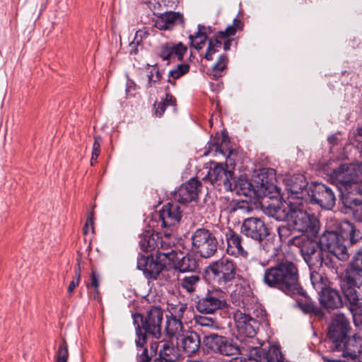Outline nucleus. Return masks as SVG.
Instances as JSON below:
<instances>
[{
  "label": "nucleus",
  "mask_w": 362,
  "mask_h": 362,
  "mask_svg": "<svg viewBox=\"0 0 362 362\" xmlns=\"http://www.w3.org/2000/svg\"><path fill=\"white\" fill-rule=\"evenodd\" d=\"M292 296H295L297 306L304 313L313 314L319 317L323 315L320 308L315 305L309 296L305 295L303 289L299 293L293 294Z\"/></svg>",
  "instance_id": "c85d7f7f"
},
{
  "label": "nucleus",
  "mask_w": 362,
  "mask_h": 362,
  "mask_svg": "<svg viewBox=\"0 0 362 362\" xmlns=\"http://www.w3.org/2000/svg\"><path fill=\"white\" fill-rule=\"evenodd\" d=\"M176 255L173 264L179 270L180 273L193 271L197 268V261L192 255L185 254L180 250Z\"/></svg>",
  "instance_id": "7c9ffc66"
},
{
  "label": "nucleus",
  "mask_w": 362,
  "mask_h": 362,
  "mask_svg": "<svg viewBox=\"0 0 362 362\" xmlns=\"http://www.w3.org/2000/svg\"><path fill=\"white\" fill-rule=\"evenodd\" d=\"M180 277V273L174 265L171 267H166L165 264L156 280L160 285H167L179 281Z\"/></svg>",
  "instance_id": "c9c22d12"
},
{
  "label": "nucleus",
  "mask_w": 362,
  "mask_h": 362,
  "mask_svg": "<svg viewBox=\"0 0 362 362\" xmlns=\"http://www.w3.org/2000/svg\"><path fill=\"white\" fill-rule=\"evenodd\" d=\"M167 309L170 314L167 317L182 320L185 313L187 310V305L186 303L180 302L176 303H168Z\"/></svg>",
  "instance_id": "79ce46f5"
},
{
  "label": "nucleus",
  "mask_w": 362,
  "mask_h": 362,
  "mask_svg": "<svg viewBox=\"0 0 362 362\" xmlns=\"http://www.w3.org/2000/svg\"><path fill=\"white\" fill-rule=\"evenodd\" d=\"M158 356L165 361L178 362L181 357L180 349L168 342H165L159 350Z\"/></svg>",
  "instance_id": "4c0bfd02"
},
{
  "label": "nucleus",
  "mask_w": 362,
  "mask_h": 362,
  "mask_svg": "<svg viewBox=\"0 0 362 362\" xmlns=\"http://www.w3.org/2000/svg\"><path fill=\"white\" fill-rule=\"evenodd\" d=\"M295 202L288 199L281 201L277 199H272L271 203L267 204L265 201L262 203L264 212L277 221H287L291 208Z\"/></svg>",
  "instance_id": "a211bd4d"
},
{
  "label": "nucleus",
  "mask_w": 362,
  "mask_h": 362,
  "mask_svg": "<svg viewBox=\"0 0 362 362\" xmlns=\"http://www.w3.org/2000/svg\"><path fill=\"white\" fill-rule=\"evenodd\" d=\"M345 213H351L358 221L362 222V202L358 199H342Z\"/></svg>",
  "instance_id": "58836bf2"
},
{
  "label": "nucleus",
  "mask_w": 362,
  "mask_h": 362,
  "mask_svg": "<svg viewBox=\"0 0 362 362\" xmlns=\"http://www.w3.org/2000/svg\"><path fill=\"white\" fill-rule=\"evenodd\" d=\"M161 78L160 73L158 69L156 68H153L150 71V74L148 75V87H151L154 83L159 81Z\"/></svg>",
  "instance_id": "13d9d810"
},
{
  "label": "nucleus",
  "mask_w": 362,
  "mask_h": 362,
  "mask_svg": "<svg viewBox=\"0 0 362 362\" xmlns=\"http://www.w3.org/2000/svg\"><path fill=\"white\" fill-rule=\"evenodd\" d=\"M229 190L245 197H251L254 194L252 185L243 176H240L237 180L233 177V180L231 181V189Z\"/></svg>",
  "instance_id": "2f4dec72"
},
{
  "label": "nucleus",
  "mask_w": 362,
  "mask_h": 362,
  "mask_svg": "<svg viewBox=\"0 0 362 362\" xmlns=\"http://www.w3.org/2000/svg\"><path fill=\"white\" fill-rule=\"evenodd\" d=\"M143 39H141V35H139L138 31L136 32L135 37L134 40L129 43V47L139 45Z\"/></svg>",
  "instance_id": "774afa93"
},
{
  "label": "nucleus",
  "mask_w": 362,
  "mask_h": 362,
  "mask_svg": "<svg viewBox=\"0 0 362 362\" xmlns=\"http://www.w3.org/2000/svg\"><path fill=\"white\" fill-rule=\"evenodd\" d=\"M69 357L68 346L66 341L64 339L62 344L59 346L57 352V361L56 362H67Z\"/></svg>",
  "instance_id": "864d4df0"
},
{
  "label": "nucleus",
  "mask_w": 362,
  "mask_h": 362,
  "mask_svg": "<svg viewBox=\"0 0 362 362\" xmlns=\"http://www.w3.org/2000/svg\"><path fill=\"white\" fill-rule=\"evenodd\" d=\"M189 71V66L187 64H180L170 70L168 74V81L175 85V80L180 78Z\"/></svg>",
  "instance_id": "a18cd8bd"
},
{
  "label": "nucleus",
  "mask_w": 362,
  "mask_h": 362,
  "mask_svg": "<svg viewBox=\"0 0 362 362\" xmlns=\"http://www.w3.org/2000/svg\"><path fill=\"white\" fill-rule=\"evenodd\" d=\"M255 337H245L240 341L239 351L241 355L258 358L260 362H287L285 361L280 349L276 346H270L268 350L257 346Z\"/></svg>",
  "instance_id": "39448f33"
},
{
  "label": "nucleus",
  "mask_w": 362,
  "mask_h": 362,
  "mask_svg": "<svg viewBox=\"0 0 362 362\" xmlns=\"http://www.w3.org/2000/svg\"><path fill=\"white\" fill-rule=\"evenodd\" d=\"M192 240L194 250L203 258H209L217 252L218 241L214 233L206 228L197 229Z\"/></svg>",
  "instance_id": "1a4fd4ad"
},
{
  "label": "nucleus",
  "mask_w": 362,
  "mask_h": 362,
  "mask_svg": "<svg viewBox=\"0 0 362 362\" xmlns=\"http://www.w3.org/2000/svg\"><path fill=\"white\" fill-rule=\"evenodd\" d=\"M187 47L182 42H166L160 47L158 55L163 60L177 59L182 61Z\"/></svg>",
  "instance_id": "a878e982"
},
{
  "label": "nucleus",
  "mask_w": 362,
  "mask_h": 362,
  "mask_svg": "<svg viewBox=\"0 0 362 362\" xmlns=\"http://www.w3.org/2000/svg\"><path fill=\"white\" fill-rule=\"evenodd\" d=\"M91 286L94 288L95 290L98 289L99 286V279L95 274V272H92L90 275V283L87 285V287Z\"/></svg>",
  "instance_id": "0e129e2a"
},
{
  "label": "nucleus",
  "mask_w": 362,
  "mask_h": 362,
  "mask_svg": "<svg viewBox=\"0 0 362 362\" xmlns=\"http://www.w3.org/2000/svg\"><path fill=\"white\" fill-rule=\"evenodd\" d=\"M259 180L257 182L259 185V191L264 197H273L274 194H279L278 187L272 182V178L269 180L264 171L258 175Z\"/></svg>",
  "instance_id": "f704fd0d"
},
{
  "label": "nucleus",
  "mask_w": 362,
  "mask_h": 362,
  "mask_svg": "<svg viewBox=\"0 0 362 362\" xmlns=\"http://www.w3.org/2000/svg\"><path fill=\"white\" fill-rule=\"evenodd\" d=\"M160 235L158 233L146 232L140 235L139 245L143 251L156 250L159 247Z\"/></svg>",
  "instance_id": "473e14b6"
},
{
  "label": "nucleus",
  "mask_w": 362,
  "mask_h": 362,
  "mask_svg": "<svg viewBox=\"0 0 362 362\" xmlns=\"http://www.w3.org/2000/svg\"><path fill=\"white\" fill-rule=\"evenodd\" d=\"M261 243L262 247L266 252L274 253L275 244L274 243V239L265 238L264 240H263Z\"/></svg>",
  "instance_id": "bf43d9fd"
},
{
  "label": "nucleus",
  "mask_w": 362,
  "mask_h": 362,
  "mask_svg": "<svg viewBox=\"0 0 362 362\" xmlns=\"http://www.w3.org/2000/svg\"><path fill=\"white\" fill-rule=\"evenodd\" d=\"M178 252L179 250H177L175 248H171L169 250H163L156 252V256L157 257L158 260L163 262L165 264L167 263L173 264V262H175V257L177 256L175 255H177Z\"/></svg>",
  "instance_id": "3c124183"
},
{
  "label": "nucleus",
  "mask_w": 362,
  "mask_h": 362,
  "mask_svg": "<svg viewBox=\"0 0 362 362\" xmlns=\"http://www.w3.org/2000/svg\"><path fill=\"white\" fill-rule=\"evenodd\" d=\"M288 245H293L300 249L303 259L309 267H318L320 257L324 250L322 249L320 241L317 242L305 234L294 235L288 240Z\"/></svg>",
  "instance_id": "423d86ee"
},
{
  "label": "nucleus",
  "mask_w": 362,
  "mask_h": 362,
  "mask_svg": "<svg viewBox=\"0 0 362 362\" xmlns=\"http://www.w3.org/2000/svg\"><path fill=\"white\" fill-rule=\"evenodd\" d=\"M202 185L196 178H191L187 182L182 185L174 193V199L177 202L186 204L197 199L201 192Z\"/></svg>",
  "instance_id": "5701e85b"
},
{
  "label": "nucleus",
  "mask_w": 362,
  "mask_h": 362,
  "mask_svg": "<svg viewBox=\"0 0 362 362\" xmlns=\"http://www.w3.org/2000/svg\"><path fill=\"white\" fill-rule=\"evenodd\" d=\"M203 344L208 349L223 356L236 355L239 351L238 345L232 339L215 333L206 334Z\"/></svg>",
  "instance_id": "f8f14e48"
},
{
  "label": "nucleus",
  "mask_w": 362,
  "mask_h": 362,
  "mask_svg": "<svg viewBox=\"0 0 362 362\" xmlns=\"http://www.w3.org/2000/svg\"><path fill=\"white\" fill-rule=\"evenodd\" d=\"M196 323L202 327H217V326L215 325L214 321L211 317L200 316L196 318Z\"/></svg>",
  "instance_id": "6e6d98bb"
},
{
  "label": "nucleus",
  "mask_w": 362,
  "mask_h": 362,
  "mask_svg": "<svg viewBox=\"0 0 362 362\" xmlns=\"http://www.w3.org/2000/svg\"><path fill=\"white\" fill-rule=\"evenodd\" d=\"M228 362H260V360L258 358H250L249 356H247V358L238 356L232 358Z\"/></svg>",
  "instance_id": "e2e57ef3"
},
{
  "label": "nucleus",
  "mask_w": 362,
  "mask_h": 362,
  "mask_svg": "<svg viewBox=\"0 0 362 362\" xmlns=\"http://www.w3.org/2000/svg\"><path fill=\"white\" fill-rule=\"evenodd\" d=\"M310 281L314 288L317 291H322L327 285V279L322 274L312 271L310 274Z\"/></svg>",
  "instance_id": "49530a36"
},
{
  "label": "nucleus",
  "mask_w": 362,
  "mask_h": 362,
  "mask_svg": "<svg viewBox=\"0 0 362 362\" xmlns=\"http://www.w3.org/2000/svg\"><path fill=\"white\" fill-rule=\"evenodd\" d=\"M228 62V58L226 54H221L217 62L212 67L213 76L215 78H218L222 76L223 71L226 69Z\"/></svg>",
  "instance_id": "09e8293b"
},
{
  "label": "nucleus",
  "mask_w": 362,
  "mask_h": 362,
  "mask_svg": "<svg viewBox=\"0 0 362 362\" xmlns=\"http://www.w3.org/2000/svg\"><path fill=\"white\" fill-rule=\"evenodd\" d=\"M331 178L341 194H359L362 192V180L357 173V164L341 165L333 170Z\"/></svg>",
  "instance_id": "20e7f679"
},
{
  "label": "nucleus",
  "mask_w": 362,
  "mask_h": 362,
  "mask_svg": "<svg viewBox=\"0 0 362 362\" xmlns=\"http://www.w3.org/2000/svg\"><path fill=\"white\" fill-rule=\"evenodd\" d=\"M308 197L312 203L318 204L325 209L331 210L335 205L334 192L329 187L322 183H317L310 187Z\"/></svg>",
  "instance_id": "dca6fc26"
},
{
  "label": "nucleus",
  "mask_w": 362,
  "mask_h": 362,
  "mask_svg": "<svg viewBox=\"0 0 362 362\" xmlns=\"http://www.w3.org/2000/svg\"><path fill=\"white\" fill-rule=\"evenodd\" d=\"M151 356L148 354L147 348L143 349L141 353H137L136 362H151Z\"/></svg>",
  "instance_id": "052dcab7"
},
{
  "label": "nucleus",
  "mask_w": 362,
  "mask_h": 362,
  "mask_svg": "<svg viewBox=\"0 0 362 362\" xmlns=\"http://www.w3.org/2000/svg\"><path fill=\"white\" fill-rule=\"evenodd\" d=\"M165 264L152 255H140L137 259V268L143 271L148 279L156 280Z\"/></svg>",
  "instance_id": "b1692460"
},
{
  "label": "nucleus",
  "mask_w": 362,
  "mask_h": 362,
  "mask_svg": "<svg viewBox=\"0 0 362 362\" xmlns=\"http://www.w3.org/2000/svg\"><path fill=\"white\" fill-rule=\"evenodd\" d=\"M180 338L181 346L186 354L191 356L198 351L200 347V337L194 331H187Z\"/></svg>",
  "instance_id": "c756f323"
},
{
  "label": "nucleus",
  "mask_w": 362,
  "mask_h": 362,
  "mask_svg": "<svg viewBox=\"0 0 362 362\" xmlns=\"http://www.w3.org/2000/svg\"><path fill=\"white\" fill-rule=\"evenodd\" d=\"M337 260L339 259L332 254L328 253L326 251H323L322 255L320 257L318 267L325 265L326 267L329 269L333 274H337L339 266L340 265Z\"/></svg>",
  "instance_id": "a19ab883"
},
{
  "label": "nucleus",
  "mask_w": 362,
  "mask_h": 362,
  "mask_svg": "<svg viewBox=\"0 0 362 362\" xmlns=\"http://www.w3.org/2000/svg\"><path fill=\"white\" fill-rule=\"evenodd\" d=\"M170 233L168 232H165V235L163 237L160 236L159 240V247L157 248L156 252L160 250H169L171 248H173L175 246L174 243L170 240Z\"/></svg>",
  "instance_id": "5fc2aeb1"
},
{
  "label": "nucleus",
  "mask_w": 362,
  "mask_h": 362,
  "mask_svg": "<svg viewBox=\"0 0 362 362\" xmlns=\"http://www.w3.org/2000/svg\"><path fill=\"white\" fill-rule=\"evenodd\" d=\"M345 238L349 240L351 245H354L362 240V233L353 223L344 219L337 223V230L325 231L320 238V244L324 251L340 261H346L349 253Z\"/></svg>",
  "instance_id": "f03ea898"
},
{
  "label": "nucleus",
  "mask_w": 362,
  "mask_h": 362,
  "mask_svg": "<svg viewBox=\"0 0 362 362\" xmlns=\"http://www.w3.org/2000/svg\"><path fill=\"white\" fill-rule=\"evenodd\" d=\"M80 282V280H77L76 279H74L70 282L69 287H68V293L69 294H71V293L74 291V288L78 286Z\"/></svg>",
  "instance_id": "338daca9"
},
{
  "label": "nucleus",
  "mask_w": 362,
  "mask_h": 362,
  "mask_svg": "<svg viewBox=\"0 0 362 362\" xmlns=\"http://www.w3.org/2000/svg\"><path fill=\"white\" fill-rule=\"evenodd\" d=\"M242 232L247 237L261 243L269 235V229L264 222L259 218H246L242 225Z\"/></svg>",
  "instance_id": "aec40b11"
},
{
  "label": "nucleus",
  "mask_w": 362,
  "mask_h": 362,
  "mask_svg": "<svg viewBox=\"0 0 362 362\" xmlns=\"http://www.w3.org/2000/svg\"><path fill=\"white\" fill-rule=\"evenodd\" d=\"M319 300L320 304L327 309H337L344 305L341 296L337 290L325 288L321 291Z\"/></svg>",
  "instance_id": "cd10ccee"
},
{
  "label": "nucleus",
  "mask_w": 362,
  "mask_h": 362,
  "mask_svg": "<svg viewBox=\"0 0 362 362\" xmlns=\"http://www.w3.org/2000/svg\"><path fill=\"white\" fill-rule=\"evenodd\" d=\"M157 14L154 27L160 30H172L175 26H183L185 24V18L180 12L165 11Z\"/></svg>",
  "instance_id": "393cba45"
},
{
  "label": "nucleus",
  "mask_w": 362,
  "mask_h": 362,
  "mask_svg": "<svg viewBox=\"0 0 362 362\" xmlns=\"http://www.w3.org/2000/svg\"><path fill=\"white\" fill-rule=\"evenodd\" d=\"M293 230L299 232H317V222L314 216H310L303 209V202H295L287 220Z\"/></svg>",
  "instance_id": "6e6552de"
},
{
  "label": "nucleus",
  "mask_w": 362,
  "mask_h": 362,
  "mask_svg": "<svg viewBox=\"0 0 362 362\" xmlns=\"http://www.w3.org/2000/svg\"><path fill=\"white\" fill-rule=\"evenodd\" d=\"M225 293L219 289L208 291L207 293L199 300L196 308L201 313L211 314L226 305Z\"/></svg>",
  "instance_id": "f3484780"
},
{
  "label": "nucleus",
  "mask_w": 362,
  "mask_h": 362,
  "mask_svg": "<svg viewBox=\"0 0 362 362\" xmlns=\"http://www.w3.org/2000/svg\"><path fill=\"white\" fill-rule=\"evenodd\" d=\"M178 3L177 0H148V6L156 14L158 10L173 8Z\"/></svg>",
  "instance_id": "c03bdc74"
},
{
  "label": "nucleus",
  "mask_w": 362,
  "mask_h": 362,
  "mask_svg": "<svg viewBox=\"0 0 362 362\" xmlns=\"http://www.w3.org/2000/svg\"><path fill=\"white\" fill-rule=\"evenodd\" d=\"M225 240L226 242V252L228 255L235 257H247L251 245L247 243L246 238L232 229L228 228L225 232Z\"/></svg>",
  "instance_id": "4468645a"
},
{
  "label": "nucleus",
  "mask_w": 362,
  "mask_h": 362,
  "mask_svg": "<svg viewBox=\"0 0 362 362\" xmlns=\"http://www.w3.org/2000/svg\"><path fill=\"white\" fill-rule=\"evenodd\" d=\"M178 282L180 286L187 293H193L197 291L201 282V278L197 274L184 276L180 277Z\"/></svg>",
  "instance_id": "ea45409f"
},
{
  "label": "nucleus",
  "mask_w": 362,
  "mask_h": 362,
  "mask_svg": "<svg viewBox=\"0 0 362 362\" xmlns=\"http://www.w3.org/2000/svg\"><path fill=\"white\" fill-rule=\"evenodd\" d=\"M208 269L218 283L226 284L235 279L237 266L233 260L221 258L212 262Z\"/></svg>",
  "instance_id": "2eb2a0df"
},
{
  "label": "nucleus",
  "mask_w": 362,
  "mask_h": 362,
  "mask_svg": "<svg viewBox=\"0 0 362 362\" xmlns=\"http://www.w3.org/2000/svg\"><path fill=\"white\" fill-rule=\"evenodd\" d=\"M182 217V212L177 204L168 203L159 212V218L163 228H170L177 224Z\"/></svg>",
  "instance_id": "bb28decb"
},
{
  "label": "nucleus",
  "mask_w": 362,
  "mask_h": 362,
  "mask_svg": "<svg viewBox=\"0 0 362 362\" xmlns=\"http://www.w3.org/2000/svg\"><path fill=\"white\" fill-rule=\"evenodd\" d=\"M308 182L302 175H293L286 180V190L288 194V199L293 202H302L310 193V189H307Z\"/></svg>",
  "instance_id": "6ab92c4d"
},
{
  "label": "nucleus",
  "mask_w": 362,
  "mask_h": 362,
  "mask_svg": "<svg viewBox=\"0 0 362 362\" xmlns=\"http://www.w3.org/2000/svg\"><path fill=\"white\" fill-rule=\"evenodd\" d=\"M233 176V171L229 170L227 164L211 162L203 180L214 185L223 186L227 190L231 189Z\"/></svg>",
  "instance_id": "ddd939ff"
},
{
  "label": "nucleus",
  "mask_w": 362,
  "mask_h": 362,
  "mask_svg": "<svg viewBox=\"0 0 362 362\" xmlns=\"http://www.w3.org/2000/svg\"><path fill=\"white\" fill-rule=\"evenodd\" d=\"M229 144L228 137L226 135H223L221 143L218 144V141L214 142L213 144V148H215L216 152H218L224 156L229 157L232 153Z\"/></svg>",
  "instance_id": "de8ad7c7"
},
{
  "label": "nucleus",
  "mask_w": 362,
  "mask_h": 362,
  "mask_svg": "<svg viewBox=\"0 0 362 362\" xmlns=\"http://www.w3.org/2000/svg\"><path fill=\"white\" fill-rule=\"evenodd\" d=\"M101 141H102V138L100 136H94V143L93 145L92 152L100 153V142H101Z\"/></svg>",
  "instance_id": "69168bd1"
},
{
  "label": "nucleus",
  "mask_w": 362,
  "mask_h": 362,
  "mask_svg": "<svg viewBox=\"0 0 362 362\" xmlns=\"http://www.w3.org/2000/svg\"><path fill=\"white\" fill-rule=\"evenodd\" d=\"M205 30L204 26L199 25L198 31L194 35H189L192 46L197 50L203 48L208 38Z\"/></svg>",
  "instance_id": "37998d69"
},
{
  "label": "nucleus",
  "mask_w": 362,
  "mask_h": 362,
  "mask_svg": "<svg viewBox=\"0 0 362 362\" xmlns=\"http://www.w3.org/2000/svg\"><path fill=\"white\" fill-rule=\"evenodd\" d=\"M336 351L352 362H362V339L356 334L349 337Z\"/></svg>",
  "instance_id": "4be33fe9"
},
{
  "label": "nucleus",
  "mask_w": 362,
  "mask_h": 362,
  "mask_svg": "<svg viewBox=\"0 0 362 362\" xmlns=\"http://www.w3.org/2000/svg\"><path fill=\"white\" fill-rule=\"evenodd\" d=\"M93 225V212H90L88 214L86 222L83 226V233L87 234L89 232L90 229H91V230L94 232Z\"/></svg>",
  "instance_id": "680f3d73"
},
{
  "label": "nucleus",
  "mask_w": 362,
  "mask_h": 362,
  "mask_svg": "<svg viewBox=\"0 0 362 362\" xmlns=\"http://www.w3.org/2000/svg\"><path fill=\"white\" fill-rule=\"evenodd\" d=\"M295 230L293 229L292 226L287 222L285 225H281L278 228V233L282 242H286L288 244V240ZM292 238H291V239Z\"/></svg>",
  "instance_id": "603ef678"
},
{
  "label": "nucleus",
  "mask_w": 362,
  "mask_h": 362,
  "mask_svg": "<svg viewBox=\"0 0 362 362\" xmlns=\"http://www.w3.org/2000/svg\"><path fill=\"white\" fill-rule=\"evenodd\" d=\"M263 282L269 287L279 289L288 296L299 293L302 291L298 267L288 260L266 269Z\"/></svg>",
  "instance_id": "7ed1b4c3"
},
{
  "label": "nucleus",
  "mask_w": 362,
  "mask_h": 362,
  "mask_svg": "<svg viewBox=\"0 0 362 362\" xmlns=\"http://www.w3.org/2000/svg\"><path fill=\"white\" fill-rule=\"evenodd\" d=\"M241 21L238 19H234L233 23L228 25L225 30L218 32L209 40V45L206 49L204 58L211 61L213 59V54L218 51V48L223 45L224 50L230 49L233 39L230 37L235 35L237 29L240 27Z\"/></svg>",
  "instance_id": "9d476101"
},
{
  "label": "nucleus",
  "mask_w": 362,
  "mask_h": 362,
  "mask_svg": "<svg viewBox=\"0 0 362 362\" xmlns=\"http://www.w3.org/2000/svg\"><path fill=\"white\" fill-rule=\"evenodd\" d=\"M251 293L252 291L248 286L236 285L235 289L230 294L232 302L239 307H245L249 300Z\"/></svg>",
  "instance_id": "72a5a7b5"
},
{
  "label": "nucleus",
  "mask_w": 362,
  "mask_h": 362,
  "mask_svg": "<svg viewBox=\"0 0 362 362\" xmlns=\"http://www.w3.org/2000/svg\"><path fill=\"white\" fill-rule=\"evenodd\" d=\"M165 330L168 337L180 339L185 332L182 320L166 317V325Z\"/></svg>",
  "instance_id": "e433bc0d"
},
{
  "label": "nucleus",
  "mask_w": 362,
  "mask_h": 362,
  "mask_svg": "<svg viewBox=\"0 0 362 362\" xmlns=\"http://www.w3.org/2000/svg\"><path fill=\"white\" fill-rule=\"evenodd\" d=\"M362 286V247L354 255L344 274L340 276V286L344 305L351 313L354 320L362 319V296L358 289Z\"/></svg>",
  "instance_id": "f257e3e1"
},
{
  "label": "nucleus",
  "mask_w": 362,
  "mask_h": 362,
  "mask_svg": "<svg viewBox=\"0 0 362 362\" xmlns=\"http://www.w3.org/2000/svg\"><path fill=\"white\" fill-rule=\"evenodd\" d=\"M233 318L240 337H255L259 327V323L255 319L240 310L234 313Z\"/></svg>",
  "instance_id": "412c9836"
},
{
  "label": "nucleus",
  "mask_w": 362,
  "mask_h": 362,
  "mask_svg": "<svg viewBox=\"0 0 362 362\" xmlns=\"http://www.w3.org/2000/svg\"><path fill=\"white\" fill-rule=\"evenodd\" d=\"M350 329L349 320L344 314L334 315L327 329V341L329 349L335 352L336 349L342 346V344L349 338L348 332Z\"/></svg>",
  "instance_id": "0eeeda50"
},
{
  "label": "nucleus",
  "mask_w": 362,
  "mask_h": 362,
  "mask_svg": "<svg viewBox=\"0 0 362 362\" xmlns=\"http://www.w3.org/2000/svg\"><path fill=\"white\" fill-rule=\"evenodd\" d=\"M176 105V99L174 96H173L169 93H166L165 98L160 102L158 104L157 107L156 108V115L158 117L162 116L164 113L166 107L168 106H175Z\"/></svg>",
  "instance_id": "8fccbe9b"
},
{
  "label": "nucleus",
  "mask_w": 362,
  "mask_h": 362,
  "mask_svg": "<svg viewBox=\"0 0 362 362\" xmlns=\"http://www.w3.org/2000/svg\"><path fill=\"white\" fill-rule=\"evenodd\" d=\"M136 334L138 336V339L136 340V344L138 348H140L141 351L143 349H145L144 345L146 343V332L142 333L139 325L136 327Z\"/></svg>",
  "instance_id": "4d7b16f0"
},
{
  "label": "nucleus",
  "mask_w": 362,
  "mask_h": 362,
  "mask_svg": "<svg viewBox=\"0 0 362 362\" xmlns=\"http://www.w3.org/2000/svg\"><path fill=\"white\" fill-rule=\"evenodd\" d=\"M142 322V328L146 333L159 339L162 334V324L163 321V310L158 306H151L145 316L141 314L134 315V320Z\"/></svg>",
  "instance_id": "9b49d317"
}]
</instances>
